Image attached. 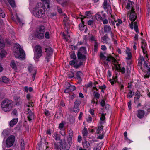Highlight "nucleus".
<instances>
[{
    "label": "nucleus",
    "instance_id": "nucleus-1",
    "mask_svg": "<svg viewBox=\"0 0 150 150\" xmlns=\"http://www.w3.org/2000/svg\"><path fill=\"white\" fill-rule=\"evenodd\" d=\"M43 3H38L33 9V14L35 16L39 18H44L45 16V6L50 8L49 0H41Z\"/></svg>",
    "mask_w": 150,
    "mask_h": 150
},
{
    "label": "nucleus",
    "instance_id": "nucleus-2",
    "mask_svg": "<svg viewBox=\"0 0 150 150\" xmlns=\"http://www.w3.org/2000/svg\"><path fill=\"white\" fill-rule=\"evenodd\" d=\"M134 3H132L131 1H128L126 7L127 8L130 9V11L129 19L131 21V22L130 24L129 25L130 28H138L137 23L136 22H134L137 16L134 11Z\"/></svg>",
    "mask_w": 150,
    "mask_h": 150
},
{
    "label": "nucleus",
    "instance_id": "nucleus-3",
    "mask_svg": "<svg viewBox=\"0 0 150 150\" xmlns=\"http://www.w3.org/2000/svg\"><path fill=\"white\" fill-rule=\"evenodd\" d=\"M13 51L14 55L16 58L23 59L25 57V54L23 50L21 48L19 44H15Z\"/></svg>",
    "mask_w": 150,
    "mask_h": 150
},
{
    "label": "nucleus",
    "instance_id": "nucleus-4",
    "mask_svg": "<svg viewBox=\"0 0 150 150\" xmlns=\"http://www.w3.org/2000/svg\"><path fill=\"white\" fill-rule=\"evenodd\" d=\"M13 103L10 100L6 99L3 100L1 103V107L2 110L6 112H9L13 109Z\"/></svg>",
    "mask_w": 150,
    "mask_h": 150
},
{
    "label": "nucleus",
    "instance_id": "nucleus-5",
    "mask_svg": "<svg viewBox=\"0 0 150 150\" xmlns=\"http://www.w3.org/2000/svg\"><path fill=\"white\" fill-rule=\"evenodd\" d=\"M106 60L108 62H112L117 70H119L122 73H125V68L124 67L121 68L120 65L118 64L117 62L114 58H112L111 57H109V58H107Z\"/></svg>",
    "mask_w": 150,
    "mask_h": 150
},
{
    "label": "nucleus",
    "instance_id": "nucleus-6",
    "mask_svg": "<svg viewBox=\"0 0 150 150\" xmlns=\"http://www.w3.org/2000/svg\"><path fill=\"white\" fill-rule=\"evenodd\" d=\"M34 58L36 59L39 58L42 54V50L41 47L39 45H37L35 47Z\"/></svg>",
    "mask_w": 150,
    "mask_h": 150
},
{
    "label": "nucleus",
    "instance_id": "nucleus-7",
    "mask_svg": "<svg viewBox=\"0 0 150 150\" xmlns=\"http://www.w3.org/2000/svg\"><path fill=\"white\" fill-rule=\"evenodd\" d=\"M45 30L44 29H38L35 33V37L40 39H43L44 36Z\"/></svg>",
    "mask_w": 150,
    "mask_h": 150
},
{
    "label": "nucleus",
    "instance_id": "nucleus-8",
    "mask_svg": "<svg viewBox=\"0 0 150 150\" xmlns=\"http://www.w3.org/2000/svg\"><path fill=\"white\" fill-rule=\"evenodd\" d=\"M45 52H46V57L45 59L47 62L49 61L51 56L53 53V50L50 47L46 48L45 49Z\"/></svg>",
    "mask_w": 150,
    "mask_h": 150
},
{
    "label": "nucleus",
    "instance_id": "nucleus-9",
    "mask_svg": "<svg viewBox=\"0 0 150 150\" xmlns=\"http://www.w3.org/2000/svg\"><path fill=\"white\" fill-rule=\"evenodd\" d=\"M15 139V137L13 135H11L8 137L6 141V144L8 147H10L13 145Z\"/></svg>",
    "mask_w": 150,
    "mask_h": 150
},
{
    "label": "nucleus",
    "instance_id": "nucleus-10",
    "mask_svg": "<svg viewBox=\"0 0 150 150\" xmlns=\"http://www.w3.org/2000/svg\"><path fill=\"white\" fill-rule=\"evenodd\" d=\"M28 69L29 72L33 75V77L34 79L36 73V69L32 65L29 64L28 65Z\"/></svg>",
    "mask_w": 150,
    "mask_h": 150
},
{
    "label": "nucleus",
    "instance_id": "nucleus-11",
    "mask_svg": "<svg viewBox=\"0 0 150 150\" xmlns=\"http://www.w3.org/2000/svg\"><path fill=\"white\" fill-rule=\"evenodd\" d=\"M28 113L27 116L28 119L29 121H31L34 119V115L31 110L29 108L28 109Z\"/></svg>",
    "mask_w": 150,
    "mask_h": 150
},
{
    "label": "nucleus",
    "instance_id": "nucleus-12",
    "mask_svg": "<svg viewBox=\"0 0 150 150\" xmlns=\"http://www.w3.org/2000/svg\"><path fill=\"white\" fill-rule=\"evenodd\" d=\"M86 15V16H81V17L80 18H81V21L82 24H80L79 25V27H84V21H83V19L86 18L87 16H90V15H91L90 13V11H86V13L85 14Z\"/></svg>",
    "mask_w": 150,
    "mask_h": 150
},
{
    "label": "nucleus",
    "instance_id": "nucleus-13",
    "mask_svg": "<svg viewBox=\"0 0 150 150\" xmlns=\"http://www.w3.org/2000/svg\"><path fill=\"white\" fill-rule=\"evenodd\" d=\"M144 66L146 67L147 70V72L146 75H144V78H149L150 76V68L147 65L146 62L145 61L144 62Z\"/></svg>",
    "mask_w": 150,
    "mask_h": 150
},
{
    "label": "nucleus",
    "instance_id": "nucleus-14",
    "mask_svg": "<svg viewBox=\"0 0 150 150\" xmlns=\"http://www.w3.org/2000/svg\"><path fill=\"white\" fill-rule=\"evenodd\" d=\"M146 44L145 42H142V45L141 46V48L142 49L143 52L144 54H146V56L148 58V56L146 54L147 51L146 50Z\"/></svg>",
    "mask_w": 150,
    "mask_h": 150
},
{
    "label": "nucleus",
    "instance_id": "nucleus-15",
    "mask_svg": "<svg viewBox=\"0 0 150 150\" xmlns=\"http://www.w3.org/2000/svg\"><path fill=\"white\" fill-rule=\"evenodd\" d=\"M110 23H111L113 25H116L117 27H118L120 24L122 23V21L120 19H118L117 21L115 20L114 19H113L111 21V22H110Z\"/></svg>",
    "mask_w": 150,
    "mask_h": 150
},
{
    "label": "nucleus",
    "instance_id": "nucleus-16",
    "mask_svg": "<svg viewBox=\"0 0 150 150\" xmlns=\"http://www.w3.org/2000/svg\"><path fill=\"white\" fill-rule=\"evenodd\" d=\"M144 114L145 112L143 110H139L138 111L137 115V117L141 119L144 117Z\"/></svg>",
    "mask_w": 150,
    "mask_h": 150
},
{
    "label": "nucleus",
    "instance_id": "nucleus-17",
    "mask_svg": "<svg viewBox=\"0 0 150 150\" xmlns=\"http://www.w3.org/2000/svg\"><path fill=\"white\" fill-rule=\"evenodd\" d=\"M18 63L16 61H15L14 60L11 61L10 63V66L14 70H16L17 69Z\"/></svg>",
    "mask_w": 150,
    "mask_h": 150
},
{
    "label": "nucleus",
    "instance_id": "nucleus-18",
    "mask_svg": "<svg viewBox=\"0 0 150 150\" xmlns=\"http://www.w3.org/2000/svg\"><path fill=\"white\" fill-rule=\"evenodd\" d=\"M64 24L65 25L66 28H68L69 23V21L68 18L65 14L64 15V18L63 19Z\"/></svg>",
    "mask_w": 150,
    "mask_h": 150
},
{
    "label": "nucleus",
    "instance_id": "nucleus-19",
    "mask_svg": "<svg viewBox=\"0 0 150 150\" xmlns=\"http://www.w3.org/2000/svg\"><path fill=\"white\" fill-rule=\"evenodd\" d=\"M126 54L127 55V57H126V59L127 60H130L131 59L132 57V55L130 50L128 48H127L126 50Z\"/></svg>",
    "mask_w": 150,
    "mask_h": 150
},
{
    "label": "nucleus",
    "instance_id": "nucleus-20",
    "mask_svg": "<svg viewBox=\"0 0 150 150\" xmlns=\"http://www.w3.org/2000/svg\"><path fill=\"white\" fill-rule=\"evenodd\" d=\"M103 5L105 10L107 9L110 6L109 0H104Z\"/></svg>",
    "mask_w": 150,
    "mask_h": 150
},
{
    "label": "nucleus",
    "instance_id": "nucleus-21",
    "mask_svg": "<svg viewBox=\"0 0 150 150\" xmlns=\"http://www.w3.org/2000/svg\"><path fill=\"white\" fill-rule=\"evenodd\" d=\"M65 85L69 91H71L75 89V87L74 86L71 85L69 82H66Z\"/></svg>",
    "mask_w": 150,
    "mask_h": 150
},
{
    "label": "nucleus",
    "instance_id": "nucleus-22",
    "mask_svg": "<svg viewBox=\"0 0 150 150\" xmlns=\"http://www.w3.org/2000/svg\"><path fill=\"white\" fill-rule=\"evenodd\" d=\"M18 121V118H14L11 120L9 122V125L11 127H13L14 125H15Z\"/></svg>",
    "mask_w": 150,
    "mask_h": 150
},
{
    "label": "nucleus",
    "instance_id": "nucleus-23",
    "mask_svg": "<svg viewBox=\"0 0 150 150\" xmlns=\"http://www.w3.org/2000/svg\"><path fill=\"white\" fill-rule=\"evenodd\" d=\"M16 17L18 25H20L21 27H23L24 25V22L20 19L17 15L16 16Z\"/></svg>",
    "mask_w": 150,
    "mask_h": 150
},
{
    "label": "nucleus",
    "instance_id": "nucleus-24",
    "mask_svg": "<svg viewBox=\"0 0 150 150\" xmlns=\"http://www.w3.org/2000/svg\"><path fill=\"white\" fill-rule=\"evenodd\" d=\"M109 40V38H108L107 35H106L102 37L101 41L103 43L107 44L108 43Z\"/></svg>",
    "mask_w": 150,
    "mask_h": 150
},
{
    "label": "nucleus",
    "instance_id": "nucleus-25",
    "mask_svg": "<svg viewBox=\"0 0 150 150\" xmlns=\"http://www.w3.org/2000/svg\"><path fill=\"white\" fill-rule=\"evenodd\" d=\"M82 144L83 147L88 148L90 146V143L86 140L83 141Z\"/></svg>",
    "mask_w": 150,
    "mask_h": 150
},
{
    "label": "nucleus",
    "instance_id": "nucleus-26",
    "mask_svg": "<svg viewBox=\"0 0 150 150\" xmlns=\"http://www.w3.org/2000/svg\"><path fill=\"white\" fill-rule=\"evenodd\" d=\"M16 104L17 105H20L22 104L23 100L20 97H17L15 99Z\"/></svg>",
    "mask_w": 150,
    "mask_h": 150
},
{
    "label": "nucleus",
    "instance_id": "nucleus-27",
    "mask_svg": "<svg viewBox=\"0 0 150 150\" xmlns=\"http://www.w3.org/2000/svg\"><path fill=\"white\" fill-rule=\"evenodd\" d=\"M0 81L1 82L5 83H8L9 81V79L5 76L2 77L1 78H0Z\"/></svg>",
    "mask_w": 150,
    "mask_h": 150
},
{
    "label": "nucleus",
    "instance_id": "nucleus-28",
    "mask_svg": "<svg viewBox=\"0 0 150 150\" xmlns=\"http://www.w3.org/2000/svg\"><path fill=\"white\" fill-rule=\"evenodd\" d=\"M85 54L81 53H78L77 56L79 59H85L86 56Z\"/></svg>",
    "mask_w": 150,
    "mask_h": 150
},
{
    "label": "nucleus",
    "instance_id": "nucleus-29",
    "mask_svg": "<svg viewBox=\"0 0 150 150\" xmlns=\"http://www.w3.org/2000/svg\"><path fill=\"white\" fill-rule=\"evenodd\" d=\"M88 133L87 128L85 127H84L82 131L83 136L84 138H86Z\"/></svg>",
    "mask_w": 150,
    "mask_h": 150
},
{
    "label": "nucleus",
    "instance_id": "nucleus-30",
    "mask_svg": "<svg viewBox=\"0 0 150 150\" xmlns=\"http://www.w3.org/2000/svg\"><path fill=\"white\" fill-rule=\"evenodd\" d=\"M6 52L5 50H2L0 53V58L5 57L6 55Z\"/></svg>",
    "mask_w": 150,
    "mask_h": 150
},
{
    "label": "nucleus",
    "instance_id": "nucleus-31",
    "mask_svg": "<svg viewBox=\"0 0 150 150\" xmlns=\"http://www.w3.org/2000/svg\"><path fill=\"white\" fill-rule=\"evenodd\" d=\"M83 64V63L81 61H80L78 63V61H76L75 64L74 66V67L76 68H78L79 67L82 65Z\"/></svg>",
    "mask_w": 150,
    "mask_h": 150
},
{
    "label": "nucleus",
    "instance_id": "nucleus-32",
    "mask_svg": "<svg viewBox=\"0 0 150 150\" xmlns=\"http://www.w3.org/2000/svg\"><path fill=\"white\" fill-rule=\"evenodd\" d=\"M106 115V114L105 113H102L101 114V117L100 118V123H103L104 122V120L105 119V115Z\"/></svg>",
    "mask_w": 150,
    "mask_h": 150
},
{
    "label": "nucleus",
    "instance_id": "nucleus-33",
    "mask_svg": "<svg viewBox=\"0 0 150 150\" xmlns=\"http://www.w3.org/2000/svg\"><path fill=\"white\" fill-rule=\"evenodd\" d=\"M20 146L21 150H25L24 142L23 139H21L20 141Z\"/></svg>",
    "mask_w": 150,
    "mask_h": 150
},
{
    "label": "nucleus",
    "instance_id": "nucleus-34",
    "mask_svg": "<svg viewBox=\"0 0 150 150\" xmlns=\"http://www.w3.org/2000/svg\"><path fill=\"white\" fill-rule=\"evenodd\" d=\"M78 52L81 53L86 54V48L85 47H81L78 51Z\"/></svg>",
    "mask_w": 150,
    "mask_h": 150
},
{
    "label": "nucleus",
    "instance_id": "nucleus-35",
    "mask_svg": "<svg viewBox=\"0 0 150 150\" xmlns=\"http://www.w3.org/2000/svg\"><path fill=\"white\" fill-rule=\"evenodd\" d=\"M68 29H67V30H66L65 31V33L64 32L62 33V36L64 37L63 38L66 41H67L68 40V39L67 37H66V34H68Z\"/></svg>",
    "mask_w": 150,
    "mask_h": 150
},
{
    "label": "nucleus",
    "instance_id": "nucleus-36",
    "mask_svg": "<svg viewBox=\"0 0 150 150\" xmlns=\"http://www.w3.org/2000/svg\"><path fill=\"white\" fill-rule=\"evenodd\" d=\"M12 7L14 8L16 7V5L14 0H7Z\"/></svg>",
    "mask_w": 150,
    "mask_h": 150
},
{
    "label": "nucleus",
    "instance_id": "nucleus-37",
    "mask_svg": "<svg viewBox=\"0 0 150 150\" xmlns=\"http://www.w3.org/2000/svg\"><path fill=\"white\" fill-rule=\"evenodd\" d=\"M83 75L82 73L80 71H78L77 72L76 74V76L77 78L79 80L81 79V76Z\"/></svg>",
    "mask_w": 150,
    "mask_h": 150
},
{
    "label": "nucleus",
    "instance_id": "nucleus-38",
    "mask_svg": "<svg viewBox=\"0 0 150 150\" xmlns=\"http://www.w3.org/2000/svg\"><path fill=\"white\" fill-rule=\"evenodd\" d=\"M100 57L101 58H104V59L106 60V61H108L107 60V58H109V57H111L112 58H114L111 55H108L107 56H104V54L102 53H101L100 54Z\"/></svg>",
    "mask_w": 150,
    "mask_h": 150
},
{
    "label": "nucleus",
    "instance_id": "nucleus-39",
    "mask_svg": "<svg viewBox=\"0 0 150 150\" xmlns=\"http://www.w3.org/2000/svg\"><path fill=\"white\" fill-rule=\"evenodd\" d=\"M4 46V43L2 40V38L0 36V49H2Z\"/></svg>",
    "mask_w": 150,
    "mask_h": 150
},
{
    "label": "nucleus",
    "instance_id": "nucleus-40",
    "mask_svg": "<svg viewBox=\"0 0 150 150\" xmlns=\"http://www.w3.org/2000/svg\"><path fill=\"white\" fill-rule=\"evenodd\" d=\"M33 90V88L31 87H28L27 86H25L24 87V91L26 92H28V91L31 92Z\"/></svg>",
    "mask_w": 150,
    "mask_h": 150
},
{
    "label": "nucleus",
    "instance_id": "nucleus-41",
    "mask_svg": "<svg viewBox=\"0 0 150 150\" xmlns=\"http://www.w3.org/2000/svg\"><path fill=\"white\" fill-rule=\"evenodd\" d=\"M103 128V126H102L98 127V129L96 130V133L98 134L100 133L102 131Z\"/></svg>",
    "mask_w": 150,
    "mask_h": 150
},
{
    "label": "nucleus",
    "instance_id": "nucleus-42",
    "mask_svg": "<svg viewBox=\"0 0 150 150\" xmlns=\"http://www.w3.org/2000/svg\"><path fill=\"white\" fill-rule=\"evenodd\" d=\"M95 17L96 20L98 21L103 20V18L101 16L98 14L97 13L95 15Z\"/></svg>",
    "mask_w": 150,
    "mask_h": 150
},
{
    "label": "nucleus",
    "instance_id": "nucleus-43",
    "mask_svg": "<svg viewBox=\"0 0 150 150\" xmlns=\"http://www.w3.org/2000/svg\"><path fill=\"white\" fill-rule=\"evenodd\" d=\"M56 14L54 13H48L47 16L51 18H53L56 16Z\"/></svg>",
    "mask_w": 150,
    "mask_h": 150
},
{
    "label": "nucleus",
    "instance_id": "nucleus-44",
    "mask_svg": "<svg viewBox=\"0 0 150 150\" xmlns=\"http://www.w3.org/2000/svg\"><path fill=\"white\" fill-rule=\"evenodd\" d=\"M0 16L3 18H4L6 16L4 11L1 8H0Z\"/></svg>",
    "mask_w": 150,
    "mask_h": 150
},
{
    "label": "nucleus",
    "instance_id": "nucleus-45",
    "mask_svg": "<svg viewBox=\"0 0 150 150\" xmlns=\"http://www.w3.org/2000/svg\"><path fill=\"white\" fill-rule=\"evenodd\" d=\"M134 92L132 91H130L127 95V97L129 98H131L134 94Z\"/></svg>",
    "mask_w": 150,
    "mask_h": 150
},
{
    "label": "nucleus",
    "instance_id": "nucleus-46",
    "mask_svg": "<svg viewBox=\"0 0 150 150\" xmlns=\"http://www.w3.org/2000/svg\"><path fill=\"white\" fill-rule=\"evenodd\" d=\"M73 134V132L72 130H70L69 131V135L70 138H72Z\"/></svg>",
    "mask_w": 150,
    "mask_h": 150
},
{
    "label": "nucleus",
    "instance_id": "nucleus-47",
    "mask_svg": "<svg viewBox=\"0 0 150 150\" xmlns=\"http://www.w3.org/2000/svg\"><path fill=\"white\" fill-rule=\"evenodd\" d=\"M73 110L74 112H78L79 111V109L78 107L74 106V107L73 108Z\"/></svg>",
    "mask_w": 150,
    "mask_h": 150
},
{
    "label": "nucleus",
    "instance_id": "nucleus-48",
    "mask_svg": "<svg viewBox=\"0 0 150 150\" xmlns=\"http://www.w3.org/2000/svg\"><path fill=\"white\" fill-rule=\"evenodd\" d=\"M76 62V61L75 60H73L69 62V64L71 65H73L74 66Z\"/></svg>",
    "mask_w": 150,
    "mask_h": 150
},
{
    "label": "nucleus",
    "instance_id": "nucleus-49",
    "mask_svg": "<svg viewBox=\"0 0 150 150\" xmlns=\"http://www.w3.org/2000/svg\"><path fill=\"white\" fill-rule=\"evenodd\" d=\"M17 114V111L16 110H14L11 113V115L12 116L16 115Z\"/></svg>",
    "mask_w": 150,
    "mask_h": 150
},
{
    "label": "nucleus",
    "instance_id": "nucleus-50",
    "mask_svg": "<svg viewBox=\"0 0 150 150\" xmlns=\"http://www.w3.org/2000/svg\"><path fill=\"white\" fill-rule=\"evenodd\" d=\"M72 138H70V137H69L68 139V143L69 145V147L71 146L72 143Z\"/></svg>",
    "mask_w": 150,
    "mask_h": 150
},
{
    "label": "nucleus",
    "instance_id": "nucleus-51",
    "mask_svg": "<svg viewBox=\"0 0 150 150\" xmlns=\"http://www.w3.org/2000/svg\"><path fill=\"white\" fill-rule=\"evenodd\" d=\"M45 37L47 39H49V33L48 32H46L45 34Z\"/></svg>",
    "mask_w": 150,
    "mask_h": 150
},
{
    "label": "nucleus",
    "instance_id": "nucleus-52",
    "mask_svg": "<svg viewBox=\"0 0 150 150\" xmlns=\"http://www.w3.org/2000/svg\"><path fill=\"white\" fill-rule=\"evenodd\" d=\"M88 24L89 25H91L93 23V20H89L88 21Z\"/></svg>",
    "mask_w": 150,
    "mask_h": 150
},
{
    "label": "nucleus",
    "instance_id": "nucleus-53",
    "mask_svg": "<svg viewBox=\"0 0 150 150\" xmlns=\"http://www.w3.org/2000/svg\"><path fill=\"white\" fill-rule=\"evenodd\" d=\"M68 76L69 78H72L74 76V74L73 73L69 74L68 75Z\"/></svg>",
    "mask_w": 150,
    "mask_h": 150
},
{
    "label": "nucleus",
    "instance_id": "nucleus-54",
    "mask_svg": "<svg viewBox=\"0 0 150 150\" xmlns=\"http://www.w3.org/2000/svg\"><path fill=\"white\" fill-rule=\"evenodd\" d=\"M100 104L102 106L104 107L105 104V101L104 100H102L100 102Z\"/></svg>",
    "mask_w": 150,
    "mask_h": 150
},
{
    "label": "nucleus",
    "instance_id": "nucleus-55",
    "mask_svg": "<svg viewBox=\"0 0 150 150\" xmlns=\"http://www.w3.org/2000/svg\"><path fill=\"white\" fill-rule=\"evenodd\" d=\"M94 96L96 98L98 99L100 96V94L96 92L95 93Z\"/></svg>",
    "mask_w": 150,
    "mask_h": 150
},
{
    "label": "nucleus",
    "instance_id": "nucleus-56",
    "mask_svg": "<svg viewBox=\"0 0 150 150\" xmlns=\"http://www.w3.org/2000/svg\"><path fill=\"white\" fill-rule=\"evenodd\" d=\"M82 140L81 136L80 135L78 136V141L80 143Z\"/></svg>",
    "mask_w": 150,
    "mask_h": 150
},
{
    "label": "nucleus",
    "instance_id": "nucleus-57",
    "mask_svg": "<svg viewBox=\"0 0 150 150\" xmlns=\"http://www.w3.org/2000/svg\"><path fill=\"white\" fill-rule=\"evenodd\" d=\"M92 121V118L90 117L89 116L87 119V121L88 122H91Z\"/></svg>",
    "mask_w": 150,
    "mask_h": 150
},
{
    "label": "nucleus",
    "instance_id": "nucleus-58",
    "mask_svg": "<svg viewBox=\"0 0 150 150\" xmlns=\"http://www.w3.org/2000/svg\"><path fill=\"white\" fill-rule=\"evenodd\" d=\"M89 112L90 113V114L92 116L94 115V110L93 109H91L90 110Z\"/></svg>",
    "mask_w": 150,
    "mask_h": 150
},
{
    "label": "nucleus",
    "instance_id": "nucleus-59",
    "mask_svg": "<svg viewBox=\"0 0 150 150\" xmlns=\"http://www.w3.org/2000/svg\"><path fill=\"white\" fill-rule=\"evenodd\" d=\"M33 103H28L27 105L26 106L28 107H33Z\"/></svg>",
    "mask_w": 150,
    "mask_h": 150
},
{
    "label": "nucleus",
    "instance_id": "nucleus-60",
    "mask_svg": "<svg viewBox=\"0 0 150 150\" xmlns=\"http://www.w3.org/2000/svg\"><path fill=\"white\" fill-rule=\"evenodd\" d=\"M83 113L82 112H80L78 117V119L79 120H81L82 119V115Z\"/></svg>",
    "mask_w": 150,
    "mask_h": 150
},
{
    "label": "nucleus",
    "instance_id": "nucleus-61",
    "mask_svg": "<svg viewBox=\"0 0 150 150\" xmlns=\"http://www.w3.org/2000/svg\"><path fill=\"white\" fill-rule=\"evenodd\" d=\"M8 133V131L6 130H4L2 133V134L4 135L7 134Z\"/></svg>",
    "mask_w": 150,
    "mask_h": 150
},
{
    "label": "nucleus",
    "instance_id": "nucleus-62",
    "mask_svg": "<svg viewBox=\"0 0 150 150\" xmlns=\"http://www.w3.org/2000/svg\"><path fill=\"white\" fill-rule=\"evenodd\" d=\"M64 126V125L63 123H61L59 125V128L60 129L63 128Z\"/></svg>",
    "mask_w": 150,
    "mask_h": 150
},
{
    "label": "nucleus",
    "instance_id": "nucleus-63",
    "mask_svg": "<svg viewBox=\"0 0 150 150\" xmlns=\"http://www.w3.org/2000/svg\"><path fill=\"white\" fill-rule=\"evenodd\" d=\"M101 20L103 21V23L104 24H107L108 23V21L107 19H105L103 20H103Z\"/></svg>",
    "mask_w": 150,
    "mask_h": 150
},
{
    "label": "nucleus",
    "instance_id": "nucleus-64",
    "mask_svg": "<svg viewBox=\"0 0 150 150\" xmlns=\"http://www.w3.org/2000/svg\"><path fill=\"white\" fill-rule=\"evenodd\" d=\"M92 83L91 82H90L88 84L86 85V87L87 88H88L91 86Z\"/></svg>",
    "mask_w": 150,
    "mask_h": 150
}]
</instances>
